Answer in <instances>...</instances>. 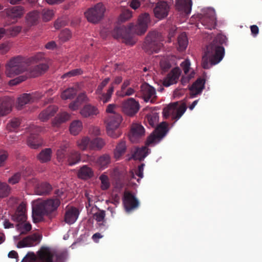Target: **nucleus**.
<instances>
[{"label":"nucleus","instance_id":"f257e3e1","mask_svg":"<svg viewBox=\"0 0 262 262\" xmlns=\"http://www.w3.org/2000/svg\"><path fill=\"white\" fill-rule=\"evenodd\" d=\"M61 203L58 198L53 197L44 201H35L32 205V218L34 223L40 222L46 215L52 219L57 215V210Z\"/></svg>","mask_w":262,"mask_h":262},{"label":"nucleus","instance_id":"f03ea898","mask_svg":"<svg viewBox=\"0 0 262 262\" xmlns=\"http://www.w3.org/2000/svg\"><path fill=\"white\" fill-rule=\"evenodd\" d=\"M223 37L221 35L217 36L207 47V51L202 57V66L203 68L209 69L212 66L219 63L224 58L225 50L220 42V40Z\"/></svg>","mask_w":262,"mask_h":262},{"label":"nucleus","instance_id":"7ed1b4c3","mask_svg":"<svg viewBox=\"0 0 262 262\" xmlns=\"http://www.w3.org/2000/svg\"><path fill=\"white\" fill-rule=\"evenodd\" d=\"M163 38L161 34L157 32H149L143 43L142 48L148 53L158 52L162 47Z\"/></svg>","mask_w":262,"mask_h":262},{"label":"nucleus","instance_id":"20e7f679","mask_svg":"<svg viewBox=\"0 0 262 262\" xmlns=\"http://www.w3.org/2000/svg\"><path fill=\"white\" fill-rule=\"evenodd\" d=\"M36 255L37 262H63L62 255L48 246L41 247Z\"/></svg>","mask_w":262,"mask_h":262},{"label":"nucleus","instance_id":"39448f33","mask_svg":"<svg viewBox=\"0 0 262 262\" xmlns=\"http://www.w3.org/2000/svg\"><path fill=\"white\" fill-rule=\"evenodd\" d=\"M187 106L185 103L178 102L170 103L163 110V115L165 118L170 116L172 119L178 121L185 113Z\"/></svg>","mask_w":262,"mask_h":262},{"label":"nucleus","instance_id":"423d86ee","mask_svg":"<svg viewBox=\"0 0 262 262\" xmlns=\"http://www.w3.org/2000/svg\"><path fill=\"white\" fill-rule=\"evenodd\" d=\"M122 121V117L118 113L109 114L107 116L105 122L107 134L109 136L113 138H117L120 136V133L115 130L119 127Z\"/></svg>","mask_w":262,"mask_h":262},{"label":"nucleus","instance_id":"0eeeda50","mask_svg":"<svg viewBox=\"0 0 262 262\" xmlns=\"http://www.w3.org/2000/svg\"><path fill=\"white\" fill-rule=\"evenodd\" d=\"M150 23V18L148 13H144L139 16L138 24L134 25L130 23L128 25L129 32L137 35H142L147 31L148 24Z\"/></svg>","mask_w":262,"mask_h":262},{"label":"nucleus","instance_id":"6e6552de","mask_svg":"<svg viewBox=\"0 0 262 262\" xmlns=\"http://www.w3.org/2000/svg\"><path fill=\"white\" fill-rule=\"evenodd\" d=\"M168 131V124L165 122H162L148 137L146 145L154 146L158 143L165 136Z\"/></svg>","mask_w":262,"mask_h":262},{"label":"nucleus","instance_id":"1a4fd4ad","mask_svg":"<svg viewBox=\"0 0 262 262\" xmlns=\"http://www.w3.org/2000/svg\"><path fill=\"white\" fill-rule=\"evenodd\" d=\"M105 8L102 3H98L84 13L88 20L92 23L99 22L104 16Z\"/></svg>","mask_w":262,"mask_h":262},{"label":"nucleus","instance_id":"9d476101","mask_svg":"<svg viewBox=\"0 0 262 262\" xmlns=\"http://www.w3.org/2000/svg\"><path fill=\"white\" fill-rule=\"evenodd\" d=\"M23 64V62L18 58L11 59L6 69V74L7 76L11 77L23 72L25 70Z\"/></svg>","mask_w":262,"mask_h":262},{"label":"nucleus","instance_id":"9b49d317","mask_svg":"<svg viewBox=\"0 0 262 262\" xmlns=\"http://www.w3.org/2000/svg\"><path fill=\"white\" fill-rule=\"evenodd\" d=\"M140 104L134 98H129L122 103V110L127 115L133 116L139 110Z\"/></svg>","mask_w":262,"mask_h":262},{"label":"nucleus","instance_id":"f8f14e48","mask_svg":"<svg viewBox=\"0 0 262 262\" xmlns=\"http://www.w3.org/2000/svg\"><path fill=\"white\" fill-rule=\"evenodd\" d=\"M190 66V61L188 59H185L180 64V66L185 74L181 79V82L183 85L187 83L191 78L194 77V71L191 68Z\"/></svg>","mask_w":262,"mask_h":262},{"label":"nucleus","instance_id":"ddd939ff","mask_svg":"<svg viewBox=\"0 0 262 262\" xmlns=\"http://www.w3.org/2000/svg\"><path fill=\"white\" fill-rule=\"evenodd\" d=\"M141 91L142 98L145 102H154L157 97L156 91L154 87L147 83H144L141 86Z\"/></svg>","mask_w":262,"mask_h":262},{"label":"nucleus","instance_id":"4468645a","mask_svg":"<svg viewBox=\"0 0 262 262\" xmlns=\"http://www.w3.org/2000/svg\"><path fill=\"white\" fill-rule=\"evenodd\" d=\"M181 70L178 68H173L163 79V84L166 87L177 83L181 75Z\"/></svg>","mask_w":262,"mask_h":262},{"label":"nucleus","instance_id":"2eb2a0df","mask_svg":"<svg viewBox=\"0 0 262 262\" xmlns=\"http://www.w3.org/2000/svg\"><path fill=\"white\" fill-rule=\"evenodd\" d=\"M144 133L145 130L143 126L138 123H133L128 135L129 140L133 143L137 142Z\"/></svg>","mask_w":262,"mask_h":262},{"label":"nucleus","instance_id":"dca6fc26","mask_svg":"<svg viewBox=\"0 0 262 262\" xmlns=\"http://www.w3.org/2000/svg\"><path fill=\"white\" fill-rule=\"evenodd\" d=\"M205 18L203 20L204 25H207V28L211 29L214 28L216 24V18L215 10L212 8H208L204 11Z\"/></svg>","mask_w":262,"mask_h":262},{"label":"nucleus","instance_id":"f3484780","mask_svg":"<svg viewBox=\"0 0 262 262\" xmlns=\"http://www.w3.org/2000/svg\"><path fill=\"white\" fill-rule=\"evenodd\" d=\"M41 238V236L39 234H34L19 242L17 244V247L22 248L34 246L40 242Z\"/></svg>","mask_w":262,"mask_h":262},{"label":"nucleus","instance_id":"a211bd4d","mask_svg":"<svg viewBox=\"0 0 262 262\" xmlns=\"http://www.w3.org/2000/svg\"><path fill=\"white\" fill-rule=\"evenodd\" d=\"M11 219L15 222H25L27 220L26 204L21 202L15 211L11 216Z\"/></svg>","mask_w":262,"mask_h":262},{"label":"nucleus","instance_id":"6ab92c4d","mask_svg":"<svg viewBox=\"0 0 262 262\" xmlns=\"http://www.w3.org/2000/svg\"><path fill=\"white\" fill-rule=\"evenodd\" d=\"M13 100L8 96L0 98V116H5L12 111Z\"/></svg>","mask_w":262,"mask_h":262},{"label":"nucleus","instance_id":"aec40b11","mask_svg":"<svg viewBox=\"0 0 262 262\" xmlns=\"http://www.w3.org/2000/svg\"><path fill=\"white\" fill-rule=\"evenodd\" d=\"M4 11L9 18L17 20L23 16L25 9L21 6H16L6 9Z\"/></svg>","mask_w":262,"mask_h":262},{"label":"nucleus","instance_id":"412c9836","mask_svg":"<svg viewBox=\"0 0 262 262\" xmlns=\"http://www.w3.org/2000/svg\"><path fill=\"white\" fill-rule=\"evenodd\" d=\"M39 18V12L38 11L34 10L27 13L25 17L26 28L24 29V31L27 32L31 27L36 25Z\"/></svg>","mask_w":262,"mask_h":262},{"label":"nucleus","instance_id":"4be33fe9","mask_svg":"<svg viewBox=\"0 0 262 262\" xmlns=\"http://www.w3.org/2000/svg\"><path fill=\"white\" fill-rule=\"evenodd\" d=\"M123 204L126 211L129 212L137 208L139 205L138 200L130 193H125L123 200Z\"/></svg>","mask_w":262,"mask_h":262},{"label":"nucleus","instance_id":"5701e85b","mask_svg":"<svg viewBox=\"0 0 262 262\" xmlns=\"http://www.w3.org/2000/svg\"><path fill=\"white\" fill-rule=\"evenodd\" d=\"M79 211L76 207L70 206L67 208L64 214V221L68 224H73L77 220Z\"/></svg>","mask_w":262,"mask_h":262},{"label":"nucleus","instance_id":"b1692460","mask_svg":"<svg viewBox=\"0 0 262 262\" xmlns=\"http://www.w3.org/2000/svg\"><path fill=\"white\" fill-rule=\"evenodd\" d=\"M79 113L83 118H93L99 114V111L96 106L88 104L80 109Z\"/></svg>","mask_w":262,"mask_h":262},{"label":"nucleus","instance_id":"393cba45","mask_svg":"<svg viewBox=\"0 0 262 262\" xmlns=\"http://www.w3.org/2000/svg\"><path fill=\"white\" fill-rule=\"evenodd\" d=\"M169 10V6L167 3L160 2L157 3L154 9L155 15L160 19H163L167 16Z\"/></svg>","mask_w":262,"mask_h":262},{"label":"nucleus","instance_id":"a878e982","mask_svg":"<svg viewBox=\"0 0 262 262\" xmlns=\"http://www.w3.org/2000/svg\"><path fill=\"white\" fill-rule=\"evenodd\" d=\"M205 86V80L204 79H198L190 87V95L192 98L195 97L200 95Z\"/></svg>","mask_w":262,"mask_h":262},{"label":"nucleus","instance_id":"bb28decb","mask_svg":"<svg viewBox=\"0 0 262 262\" xmlns=\"http://www.w3.org/2000/svg\"><path fill=\"white\" fill-rule=\"evenodd\" d=\"M192 5L191 0H177L176 7L179 11L188 14L191 12Z\"/></svg>","mask_w":262,"mask_h":262},{"label":"nucleus","instance_id":"cd10ccee","mask_svg":"<svg viewBox=\"0 0 262 262\" xmlns=\"http://www.w3.org/2000/svg\"><path fill=\"white\" fill-rule=\"evenodd\" d=\"M38 98L35 94H24L18 98L17 107L20 109L25 105L33 102Z\"/></svg>","mask_w":262,"mask_h":262},{"label":"nucleus","instance_id":"c85d7f7f","mask_svg":"<svg viewBox=\"0 0 262 262\" xmlns=\"http://www.w3.org/2000/svg\"><path fill=\"white\" fill-rule=\"evenodd\" d=\"M58 108L55 106H50L47 109L43 111L39 115V118L41 121L48 120L53 116L57 112Z\"/></svg>","mask_w":262,"mask_h":262},{"label":"nucleus","instance_id":"c756f323","mask_svg":"<svg viewBox=\"0 0 262 262\" xmlns=\"http://www.w3.org/2000/svg\"><path fill=\"white\" fill-rule=\"evenodd\" d=\"M35 192L38 195H43L50 192L51 186L47 182L36 184L35 185Z\"/></svg>","mask_w":262,"mask_h":262},{"label":"nucleus","instance_id":"7c9ffc66","mask_svg":"<svg viewBox=\"0 0 262 262\" xmlns=\"http://www.w3.org/2000/svg\"><path fill=\"white\" fill-rule=\"evenodd\" d=\"M94 172L92 168L88 165H83L78 170L77 176L81 179H88L93 176Z\"/></svg>","mask_w":262,"mask_h":262},{"label":"nucleus","instance_id":"2f4dec72","mask_svg":"<svg viewBox=\"0 0 262 262\" xmlns=\"http://www.w3.org/2000/svg\"><path fill=\"white\" fill-rule=\"evenodd\" d=\"M70 118L69 114L66 112H62L58 114L52 121V126L54 127H58L59 125L66 122Z\"/></svg>","mask_w":262,"mask_h":262},{"label":"nucleus","instance_id":"473e14b6","mask_svg":"<svg viewBox=\"0 0 262 262\" xmlns=\"http://www.w3.org/2000/svg\"><path fill=\"white\" fill-rule=\"evenodd\" d=\"M83 124L82 121L80 120H75L71 123L69 130L72 135L76 136L81 132Z\"/></svg>","mask_w":262,"mask_h":262},{"label":"nucleus","instance_id":"72a5a7b5","mask_svg":"<svg viewBox=\"0 0 262 262\" xmlns=\"http://www.w3.org/2000/svg\"><path fill=\"white\" fill-rule=\"evenodd\" d=\"M52 154V151L51 148H45L39 152L37 158L41 163H47L51 160Z\"/></svg>","mask_w":262,"mask_h":262},{"label":"nucleus","instance_id":"f704fd0d","mask_svg":"<svg viewBox=\"0 0 262 262\" xmlns=\"http://www.w3.org/2000/svg\"><path fill=\"white\" fill-rule=\"evenodd\" d=\"M48 68V66L46 63L37 65L30 71V76L32 77H37L45 73Z\"/></svg>","mask_w":262,"mask_h":262},{"label":"nucleus","instance_id":"c9c22d12","mask_svg":"<svg viewBox=\"0 0 262 262\" xmlns=\"http://www.w3.org/2000/svg\"><path fill=\"white\" fill-rule=\"evenodd\" d=\"M126 150V142L122 140L117 144L114 150L115 158L117 160L119 159L125 154Z\"/></svg>","mask_w":262,"mask_h":262},{"label":"nucleus","instance_id":"e433bc0d","mask_svg":"<svg viewBox=\"0 0 262 262\" xmlns=\"http://www.w3.org/2000/svg\"><path fill=\"white\" fill-rule=\"evenodd\" d=\"M150 150L146 146L137 148L135 151L133 157L136 160L140 161L144 159L149 153Z\"/></svg>","mask_w":262,"mask_h":262},{"label":"nucleus","instance_id":"4c0bfd02","mask_svg":"<svg viewBox=\"0 0 262 262\" xmlns=\"http://www.w3.org/2000/svg\"><path fill=\"white\" fill-rule=\"evenodd\" d=\"M91 139L89 137H83L76 141V145L78 148L82 150H85L88 148L90 149Z\"/></svg>","mask_w":262,"mask_h":262},{"label":"nucleus","instance_id":"58836bf2","mask_svg":"<svg viewBox=\"0 0 262 262\" xmlns=\"http://www.w3.org/2000/svg\"><path fill=\"white\" fill-rule=\"evenodd\" d=\"M114 90V88L113 85H111L108 88L106 93H104L101 92V94L97 95L98 97V99L100 101H102L104 103H105L110 101L111 99Z\"/></svg>","mask_w":262,"mask_h":262},{"label":"nucleus","instance_id":"ea45409f","mask_svg":"<svg viewBox=\"0 0 262 262\" xmlns=\"http://www.w3.org/2000/svg\"><path fill=\"white\" fill-rule=\"evenodd\" d=\"M77 93V88H69L62 92L61 94V98L63 100L72 99Z\"/></svg>","mask_w":262,"mask_h":262},{"label":"nucleus","instance_id":"a19ab883","mask_svg":"<svg viewBox=\"0 0 262 262\" xmlns=\"http://www.w3.org/2000/svg\"><path fill=\"white\" fill-rule=\"evenodd\" d=\"M17 231L21 234H25L29 232L32 229L31 224L27 222L18 223L16 226Z\"/></svg>","mask_w":262,"mask_h":262},{"label":"nucleus","instance_id":"79ce46f5","mask_svg":"<svg viewBox=\"0 0 262 262\" xmlns=\"http://www.w3.org/2000/svg\"><path fill=\"white\" fill-rule=\"evenodd\" d=\"M105 212L104 210H99L94 214V219L97 222L99 228H102L105 226Z\"/></svg>","mask_w":262,"mask_h":262},{"label":"nucleus","instance_id":"37998d69","mask_svg":"<svg viewBox=\"0 0 262 262\" xmlns=\"http://www.w3.org/2000/svg\"><path fill=\"white\" fill-rule=\"evenodd\" d=\"M105 144V142L103 139L96 138L92 140H91L90 149L99 150L103 148Z\"/></svg>","mask_w":262,"mask_h":262},{"label":"nucleus","instance_id":"c03bdc74","mask_svg":"<svg viewBox=\"0 0 262 262\" xmlns=\"http://www.w3.org/2000/svg\"><path fill=\"white\" fill-rule=\"evenodd\" d=\"M111 162V157L107 154L103 155L100 156L97 161V165L101 169H105L110 164Z\"/></svg>","mask_w":262,"mask_h":262},{"label":"nucleus","instance_id":"a18cd8bd","mask_svg":"<svg viewBox=\"0 0 262 262\" xmlns=\"http://www.w3.org/2000/svg\"><path fill=\"white\" fill-rule=\"evenodd\" d=\"M81 160L80 154L78 151H72L68 156V162L70 166L74 165L78 163Z\"/></svg>","mask_w":262,"mask_h":262},{"label":"nucleus","instance_id":"49530a36","mask_svg":"<svg viewBox=\"0 0 262 262\" xmlns=\"http://www.w3.org/2000/svg\"><path fill=\"white\" fill-rule=\"evenodd\" d=\"M178 49L180 51L185 50L188 46V41L186 34L185 33H181L178 38Z\"/></svg>","mask_w":262,"mask_h":262},{"label":"nucleus","instance_id":"de8ad7c7","mask_svg":"<svg viewBox=\"0 0 262 262\" xmlns=\"http://www.w3.org/2000/svg\"><path fill=\"white\" fill-rule=\"evenodd\" d=\"M126 32H129L128 30V26L126 27H123L114 29L112 32V35L114 38L117 39L122 38L123 35L125 34Z\"/></svg>","mask_w":262,"mask_h":262},{"label":"nucleus","instance_id":"09e8293b","mask_svg":"<svg viewBox=\"0 0 262 262\" xmlns=\"http://www.w3.org/2000/svg\"><path fill=\"white\" fill-rule=\"evenodd\" d=\"M42 144L40 139L34 136H30L28 139V145L32 148L36 149Z\"/></svg>","mask_w":262,"mask_h":262},{"label":"nucleus","instance_id":"8fccbe9b","mask_svg":"<svg viewBox=\"0 0 262 262\" xmlns=\"http://www.w3.org/2000/svg\"><path fill=\"white\" fill-rule=\"evenodd\" d=\"M147 120L150 126L155 127L159 122V115L157 113H151L146 116Z\"/></svg>","mask_w":262,"mask_h":262},{"label":"nucleus","instance_id":"3c124183","mask_svg":"<svg viewBox=\"0 0 262 262\" xmlns=\"http://www.w3.org/2000/svg\"><path fill=\"white\" fill-rule=\"evenodd\" d=\"M10 190V187L6 183L0 182V198L8 196Z\"/></svg>","mask_w":262,"mask_h":262},{"label":"nucleus","instance_id":"603ef678","mask_svg":"<svg viewBox=\"0 0 262 262\" xmlns=\"http://www.w3.org/2000/svg\"><path fill=\"white\" fill-rule=\"evenodd\" d=\"M54 15L53 10L44 9L41 11L42 19L44 21H48L52 19Z\"/></svg>","mask_w":262,"mask_h":262},{"label":"nucleus","instance_id":"864d4df0","mask_svg":"<svg viewBox=\"0 0 262 262\" xmlns=\"http://www.w3.org/2000/svg\"><path fill=\"white\" fill-rule=\"evenodd\" d=\"M99 180L101 182V188L102 190H106L110 186V183L108 177L104 173L102 174L99 177Z\"/></svg>","mask_w":262,"mask_h":262},{"label":"nucleus","instance_id":"5fc2aeb1","mask_svg":"<svg viewBox=\"0 0 262 262\" xmlns=\"http://www.w3.org/2000/svg\"><path fill=\"white\" fill-rule=\"evenodd\" d=\"M144 164H142L138 167V171L134 174L133 172H131L132 179H136L138 182L143 177V170H144Z\"/></svg>","mask_w":262,"mask_h":262},{"label":"nucleus","instance_id":"6e6d98bb","mask_svg":"<svg viewBox=\"0 0 262 262\" xmlns=\"http://www.w3.org/2000/svg\"><path fill=\"white\" fill-rule=\"evenodd\" d=\"M68 147V144L66 143L61 145L57 150L56 156L58 161H61L65 156L66 149Z\"/></svg>","mask_w":262,"mask_h":262},{"label":"nucleus","instance_id":"4d7b16f0","mask_svg":"<svg viewBox=\"0 0 262 262\" xmlns=\"http://www.w3.org/2000/svg\"><path fill=\"white\" fill-rule=\"evenodd\" d=\"M122 39L125 44L130 46L134 45L137 41V39L135 37L131 36L128 32H126V33L123 35Z\"/></svg>","mask_w":262,"mask_h":262},{"label":"nucleus","instance_id":"13d9d810","mask_svg":"<svg viewBox=\"0 0 262 262\" xmlns=\"http://www.w3.org/2000/svg\"><path fill=\"white\" fill-rule=\"evenodd\" d=\"M20 124L19 120L17 118L12 119L7 124V128L10 132L14 131Z\"/></svg>","mask_w":262,"mask_h":262},{"label":"nucleus","instance_id":"bf43d9fd","mask_svg":"<svg viewBox=\"0 0 262 262\" xmlns=\"http://www.w3.org/2000/svg\"><path fill=\"white\" fill-rule=\"evenodd\" d=\"M132 17V12L128 10H126L120 15L118 18V21L120 23L124 22Z\"/></svg>","mask_w":262,"mask_h":262},{"label":"nucleus","instance_id":"052dcab7","mask_svg":"<svg viewBox=\"0 0 262 262\" xmlns=\"http://www.w3.org/2000/svg\"><path fill=\"white\" fill-rule=\"evenodd\" d=\"M21 177V174L19 172L14 173L11 177H10L8 180V182L11 185H14L18 183Z\"/></svg>","mask_w":262,"mask_h":262},{"label":"nucleus","instance_id":"680f3d73","mask_svg":"<svg viewBox=\"0 0 262 262\" xmlns=\"http://www.w3.org/2000/svg\"><path fill=\"white\" fill-rule=\"evenodd\" d=\"M82 73V71L80 69H77L71 70L61 76V78L64 79L66 78L71 77L76 75H80Z\"/></svg>","mask_w":262,"mask_h":262},{"label":"nucleus","instance_id":"e2e57ef3","mask_svg":"<svg viewBox=\"0 0 262 262\" xmlns=\"http://www.w3.org/2000/svg\"><path fill=\"white\" fill-rule=\"evenodd\" d=\"M21 262H37V255L34 252H28Z\"/></svg>","mask_w":262,"mask_h":262},{"label":"nucleus","instance_id":"0e129e2a","mask_svg":"<svg viewBox=\"0 0 262 262\" xmlns=\"http://www.w3.org/2000/svg\"><path fill=\"white\" fill-rule=\"evenodd\" d=\"M72 37L71 31L68 29L62 30L59 34V38L63 41H66Z\"/></svg>","mask_w":262,"mask_h":262},{"label":"nucleus","instance_id":"69168bd1","mask_svg":"<svg viewBox=\"0 0 262 262\" xmlns=\"http://www.w3.org/2000/svg\"><path fill=\"white\" fill-rule=\"evenodd\" d=\"M22 28L20 26H15L9 28L7 30L9 34L12 37L17 36L21 31Z\"/></svg>","mask_w":262,"mask_h":262},{"label":"nucleus","instance_id":"338daca9","mask_svg":"<svg viewBox=\"0 0 262 262\" xmlns=\"http://www.w3.org/2000/svg\"><path fill=\"white\" fill-rule=\"evenodd\" d=\"M110 81V78H105L98 85L96 90L95 93L96 95H99V94H101L102 92L103 89L104 87L108 84L109 81Z\"/></svg>","mask_w":262,"mask_h":262},{"label":"nucleus","instance_id":"774afa93","mask_svg":"<svg viewBox=\"0 0 262 262\" xmlns=\"http://www.w3.org/2000/svg\"><path fill=\"white\" fill-rule=\"evenodd\" d=\"M8 157V154L6 151L0 150V167L5 165Z\"/></svg>","mask_w":262,"mask_h":262}]
</instances>
